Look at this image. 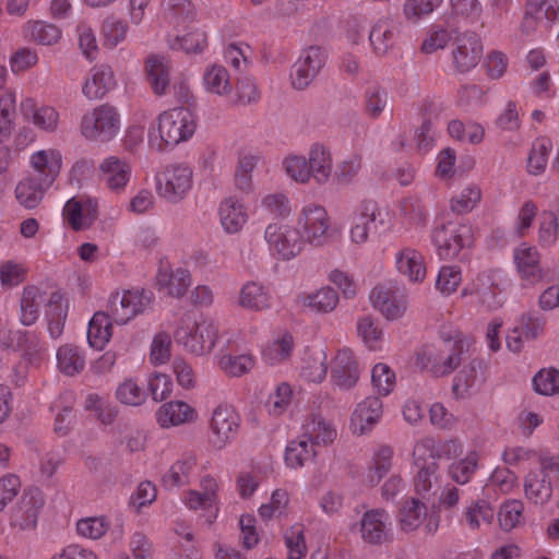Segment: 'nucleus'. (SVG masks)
<instances>
[{"instance_id": "1", "label": "nucleus", "mask_w": 559, "mask_h": 559, "mask_svg": "<svg viewBox=\"0 0 559 559\" xmlns=\"http://www.w3.org/2000/svg\"><path fill=\"white\" fill-rule=\"evenodd\" d=\"M198 129L192 110L179 106L159 112L147 129V146L153 152H164L190 141Z\"/></svg>"}, {"instance_id": "2", "label": "nucleus", "mask_w": 559, "mask_h": 559, "mask_svg": "<svg viewBox=\"0 0 559 559\" xmlns=\"http://www.w3.org/2000/svg\"><path fill=\"white\" fill-rule=\"evenodd\" d=\"M168 21L171 26L169 44L189 55L202 53L209 44L207 33L201 26L198 11L191 0H170Z\"/></svg>"}, {"instance_id": "3", "label": "nucleus", "mask_w": 559, "mask_h": 559, "mask_svg": "<svg viewBox=\"0 0 559 559\" xmlns=\"http://www.w3.org/2000/svg\"><path fill=\"white\" fill-rule=\"evenodd\" d=\"M176 343L190 355L203 357L212 354L218 345V326L204 317H188L179 321L174 330Z\"/></svg>"}, {"instance_id": "4", "label": "nucleus", "mask_w": 559, "mask_h": 559, "mask_svg": "<svg viewBox=\"0 0 559 559\" xmlns=\"http://www.w3.org/2000/svg\"><path fill=\"white\" fill-rule=\"evenodd\" d=\"M430 241L440 260L451 261L469 252L474 245V235L468 224L451 219L436 224Z\"/></svg>"}, {"instance_id": "5", "label": "nucleus", "mask_w": 559, "mask_h": 559, "mask_svg": "<svg viewBox=\"0 0 559 559\" xmlns=\"http://www.w3.org/2000/svg\"><path fill=\"white\" fill-rule=\"evenodd\" d=\"M307 245L323 248L332 242L335 230L328 209L317 201L305 202L295 222Z\"/></svg>"}, {"instance_id": "6", "label": "nucleus", "mask_w": 559, "mask_h": 559, "mask_svg": "<svg viewBox=\"0 0 559 559\" xmlns=\"http://www.w3.org/2000/svg\"><path fill=\"white\" fill-rule=\"evenodd\" d=\"M263 238L271 257L281 262H289L296 259L307 245L296 224L288 222L267 224Z\"/></svg>"}, {"instance_id": "7", "label": "nucleus", "mask_w": 559, "mask_h": 559, "mask_svg": "<svg viewBox=\"0 0 559 559\" xmlns=\"http://www.w3.org/2000/svg\"><path fill=\"white\" fill-rule=\"evenodd\" d=\"M121 115L110 104H102L85 112L80 121V132L86 140L110 142L120 132Z\"/></svg>"}, {"instance_id": "8", "label": "nucleus", "mask_w": 559, "mask_h": 559, "mask_svg": "<svg viewBox=\"0 0 559 559\" xmlns=\"http://www.w3.org/2000/svg\"><path fill=\"white\" fill-rule=\"evenodd\" d=\"M193 188V169L186 163L170 164L155 178V189L159 198L168 203L183 201Z\"/></svg>"}, {"instance_id": "9", "label": "nucleus", "mask_w": 559, "mask_h": 559, "mask_svg": "<svg viewBox=\"0 0 559 559\" xmlns=\"http://www.w3.org/2000/svg\"><path fill=\"white\" fill-rule=\"evenodd\" d=\"M444 457L451 460L448 476L457 485H466L474 477L479 466V452L476 449H464L459 440H448L441 443Z\"/></svg>"}, {"instance_id": "10", "label": "nucleus", "mask_w": 559, "mask_h": 559, "mask_svg": "<svg viewBox=\"0 0 559 559\" xmlns=\"http://www.w3.org/2000/svg\"><path fill=\"white\" fill-rule=\"evenodd\" d=\"M241 415L229 402H221L211 413L209 428L212 443L217 449H224L233 443L241 428Z\"/></svg>"}, {"instance_id": "11", "label": "nucleus", "mask_w": 559, "mask_h": 559, "mask_svg": "<svg viewBox=\"0 0 559 559\" xmlns=\"http://www.w3.org/2000/svg\"><path fill=\"white\" fill-rule=\"evenodd\" d=\"M460 362V352L449 342L425 345L416 354V365L433 377L450 374Z\"/></svg>"}, {"instance_id": "12", "label": "nucleus", "mask_w": 559, "mask_h": 559, "mask_svg": "<svg viewBox=\"0 0 559 559\" xmlns=\"http://www.w3.org/2000/svg\"><path fill=\"white\" fill-rule=\"evenodd\" d=\"M388 212L373 200L360 201L350 216L348 237L352 243L361 246L369 239L371 227L378 229L385 225Z\"/></svg>"}, {"instance_id": "13", "label": "nucleus", "mask_w": 559, "mask_h": 559, "mask_svg": "<svg viewBox=\"0 0 559 559\" xmlns=\"http://www.w3.org/2000/svg\"><path fill=\"white\" fill-rule=\"evenodd\" d=\"M559 22V0H527L521 22L526 35L547 34Z\"/></svg>"}, {"instance_id": "14", "label": "nucleus", "mask_w": 559, "mask_h": 559, "mask_svg": "<svg viewBox=\"0 0 559 559\" xmlns=\"http://www.w3.org/2000/svg\"><path fill=\"white\" fill-rule=\"evenodd\" d=\"M153 302V295L144 289H124L111 297L110 309L117 324H127L144 313Z\"/></svg>"}, {"instance_id": "15", "label": "nucleus", "mask_w": 559, "mask_h": 559, "mask_svg": "<svg viewBox=\"0 0 559 559\" xmlns=\"http://www.w3.org/2000/svg\"><path fill=\"white\" fill-rule=\"evenodd\" d=\"M326 62V53L319 46H309L301 50L290 67L289 81L295 90L307 88L318 76Z\"/></svg>"}, {"instance_id": "16", "label": "nucleus", "mask_w": 559, "mask_h": 559, "mask_svg": "<svg viewBox=\"0 0 559 559\" xmlns=\"http://www.w3.org/2000/svg\"><path fill=\"white\" fill-rule=\"evenodd\" d=\"M201 419L199 408L191 402L173 399L162 403L155 412V421L160 429L193 426Z\"/></svg>"}, {"instance_id": "17", "label": "nucleus", "mask_w": 559, "mask_h": 559, "mask_svg": "<svg viewBox=\"0 0 559 559\" xmlns=\"http://www.w3.org/2000/svg\"><path fill=\"white\" fill-rule=\"evenodd\" d=\"M545 333V320L534 312H523L518 316L506 332L508 350L519 354L526 342L535 341Z\"/></svg>"}, {"instance_id": "18", "label": "nucleus", "mask_w": 559, "mask_h": 559, "mask_svg": "<svg viewBox=\"0 0 559 559\" xmlns=\"http://www.w3.org/2000/svg\"><path fill=\"white\" fill-rule=\"evenodd\" d=\"M44 504L45 498L39 488H26L11 511V526L21 531L34 530L37 526Z\"/></svg>"}, {"instance_id": "19", "label": "nucleus", "mask_w": 559, "mask_h": 559, "mask_svg": "<svg viewBox=\"0 0 559 559\" xmlns=\"http://www.w3.org/2000/svg\"><path fill=\"white\" fill-rule=\"evenodd\" d=\"M133 176V166L130 159L117 155L104 158L98 165V178L104 187L111 193L123 194Z\"/></svg>"}, {"instance_id": "20", "label": "nucleus", "mask_w": 559, "mask_h": 559, "mask_svg": "<svg viewBox=\"0 0 559 559\" xmlns=\"http://www.w3.org/2000/svg\"><path fill=\"white\" fill-rule=\"evenodd\" d=\"M512 263L518 277L526 285H537L545 277L539 249L523 241L512 251Z\"/></svg>"}, {"instance_id": "21", "label": "nucleus", "mask_w": 559, "mask_h": 559, "mask_svg": "<svg viewBox=\"0 0 559 559\" xmlns=\"http://www.w3.org/2000/svg\"><path fill=\"white\" fill-rule=\"evenodd\" d=\"M397 525L405 533L415 532L421 526L426 533H435L439 526V518L429 514L427 506L418 498H409L399 511Z\"/></svg>"}, {"instance_id": "22", "label": "nucleus", "mask_w": 559, "mask_h": 559, "mask_svg": "<svg viewBox=\"0 0 559 559\" xmlns=\"http://www.w3.org/2000/svg\"><path fill=\"white\" fill-rule=\"evenodd\" d=\"M155 285L157 290L165 296L182 299L192 285V275L185 266L160 263L155 275Z\"/></svg>"}, {"instance_id": "23", "label": "nucleus", "mask_w": 559, "mask_h": 559, "mask_svg": "<svg viewBox=\"0 0 559 559\" xmlns=\"http://www.w3.org/2000/svg\"><path fill=\"white\" fill-rule=\"evenodd\" d=\"M27 164L35 177L52 186L62 171L64 157L60 148L45 146L33 151Z\"/></svg>"}, {"instance_id": "24", "label": "nucleus", "mask_w": 559, "mask_h": 559, "mask_svg": "<svg viewBox=\"0 0 559 559\" xmlns=\"http://www.w3.org/2000/svg\"><path fill=\"white\" fill-rule=\"evenodd\" d=\"M330 368L331 382L340 390H350L360 379V365L355 353L348 347L335 352L331 358Z\"/></svg>"}, {"instance_id": "25", "label": "nucleus", "mask_w": 559, "mask_h": 559, "mask_svg": "<svg viewBox=\"0 0 559 559\" xmlns=\"http://www.w3.org/2000/svg\"><path fill=\"white\" fill-rule=\"evenodd\" d=\"M393 261L397 275L409 284L420 285L426 281L427 261L419 249L409 246L400 248L394 252Z\"/></svg>"}, {"instance_id": "26", "label": "nucleus", "mask_w": 559, "mask_h": 559, "mask_svg": "<svg viewBox=\"0 0 559 559\" xmlns=\"http://www.w3.org/2000/svg\"><path fill=\"white\" fill-rule=\"evenodd\" d=\"M98 201L79 195L69 199L62 210L64 222L75 231L90 229L98 217Z\"/></svg>"}, {"instance_id": "27", "label": "nucleus", "mask_w": 559, "mask_h": 559, "mask_svg": "<svg viewBox=\"0 0 559 559\" xmlns=\"http://www.w3.org/2000/svg\"><path fill=\"white\" fill-rule=\"evenodd\" d=\"M383 414V403L374 395L358 402L349 416L348 429L352 435L360 437L373 430Z\"/></svg>"}, {"instance_id": "28", "label": "nucleus", "mask_w": 559, "mask_h": 559, "mask_svg": "<svg viewBox=\"0 0 559 559\" xmlns=\"http://www.w3.org/2000/svg\"><path fill=\"white\" fill-rule=\"evenodd\" d=\"M356 527L365 543L383 545L392 539L391 519L382 509L366 511Z\"/></svg>"}, {"instance_id": "29", "label": "nucleus", "mask_w": 559, "mask_h": 559, "mask_svg": "<svg viewBox=\"0 0 559 559\" xmlns=\"http://www.w3.org/2000/svg\"><path fill=\"white\" fill-rule=\"evenodd\" d=\"M217 217L223 233L234 236L245 229L250 219V214L243 200L236 195H229L219 202Z\"/></svg>"}, {"instance_id": "30", "label": "nucleus", "mask_w": 559, "mask_h": 559, "mask_svg": "<svg viewBox=\"0 0 559 559\" xmlns=\"http://www.w3.org/2000/svg\"><path fill=\"white\" fill-rule=\"evenodd\" d=\"M369 300L384 319L395 321L404 317L407 310V299L399 295L393 286L379 284L376 285L370 294Z\"/></svg>"}, {"instance_id": "31", "label": "nucleus", "mask_w": 559, "mask_h": 559, "mask_svg": "<svg viewBox=\"0 0 559 559\" xmlns=\"http://www.w3.org/2000/svg\"><path fill=\"white\" fill-rule=\"evenodd\" d=\"M200 488L188 489L181 496V502L186 508L192 511L214 509L218 512L219 504V483L213 475H204L200 479Z\"/></svg>"}, {"instance_id": "32", "label": "nucleus", "mask_w": 559, "mask_h": 559, "mask_svg": "<svg viewBox=\"0 0 559 559\" xmlns=\"http://www.w3.org/2000/svg\"><path fill=\"white\" fill-rule=\"evenodd\" d=\"M462 297L469 298L472 304L492 310L502 306L503 297L496 286H493L488 274H478L469 281L461 292Z\"/></svg>"}, {"instance_id": "33", "label": "nucleus", "mask_w": 559, "mask_h": 559, "mask_svg": "<svg viewBox=\"0 0 559 559\" xmlns=\"http://www.w3.org/2000/svg\"><path fill=\"white\" fill-rule=\"evenodd\" d=\"M484 52L480 37L475 33L459 35L452 50L453 64L460 72H468L474 69Z\"/></svg>"}, {"instance_id": "34", "label": "nucleus", "mask_w": 559, "mask_h": 559, "mask_svg": "<svg viewBox=\"0 0 559 559\" xmlns=\"http://www.w3.org/2000/svg\"><path fill=\"white\" fill-rule=\"evenodd\" d=\"M76 533L86 539L97 540L108 534L110 544L116 546L123 542L124 528L121 523L114 526L104 515L86 516L76 522Z\"/></svg>"}, {"instance_id": "35", "label": "nucleus", "mask_w": 559, "mask_h": 559, "mask_svg": "<svg viewBox=\"0 0 559 559\" xmlns=\"http://www.w3.org/2000/svg\"><path fill=\"white\" fill-rule=\"evenodd\" d=\"M50 290L44 283L28 284L23 288L20 299V321L23 325H33L38 320L40 308L46 307Z\"/></svg>"}, {"instance_id": "36", "label": "nucleus", "mask_w": 559, "mask_h": 559, "mask_svg": "<svg viewBox=\"0 0 559 559\" xmlns=\"http://www.w3.org/2000/svg\"><path fill=\"white\" fill-rule=\"evenodd\" d=\"M23 118L45 133H55L59 129L60 112L51 105L37 106L31 97L24 98L20 105Z\"/></svg>"}, {"instance_id": "37", "label": "nucleus", "mask_w": 559, "mask_h": 559, "mask_svg": "<svg viewBox=\"0 0 559 559\" xmlns=\"http://www.w3.org/2000/svg\"><path fill=\"white\" fill-rule=\"evenodd\" d=\"M338 302L340 296L331 286H321L297 297L298 306L313 314H329L337 308Z\"/></svg>"}, {"instance_id": "38", "label": "nucleus", "mask_w": 559, "mask_h": 559, "mask_svg": "<svg viewBox=\"0 0 559 559\" xmlns=\"http://www.w3.org/2000/svg\"><path fill=\"white\" fill-rule=\"evenodd\" d=\"M117 87L114 71L108 66L93 67L82 84V94L90 100L104 98Z\"/></svg>"}, {"instance_id": "39", "label": "nucleus", "mask_w": 559, "mask_h": 559, "mask_svg": "<svg viewBox=\"0 0 559 559\" xmlns=\"http://www.w3.org/2000/svg\"><path fill=\"white\" fill-rule=\"evenodd\" d=\"M294 349L293 334L288 331H281L262 344L260 355L267 366H278L292 357Z\"/></svg>"}, {"instance_id": "40", "label": "nucleus", "mask_w": 559, "mask_h": 559, "mask_svg": "<svg viewBox=\"0 0 559 559\" xmlns=\"http://www.w3.org/2000/svg\"><path fill=\"white\" fill-rule=\"evenodd\" d=\"M328 353L324 346H314L305 350L301 357L300 377L309 383H322L328 374Z\"/></svg>"}, {"instance_id": "41", "label": "nucleus", "mask_w": 559, "mask_h": 559, "mask_svg": "<svg viewBox=\"0 0 559 559\" xmlns=\"http://www.w3.org/2000/svg\"><path fill=\"white\" fill-rule=\"evenodd\" d=\"M237 305L254 312L266 311L272 307L271 292L261 282L248 281L237 294Z\"/></svg>"}, {"instance_id": "42", "label": "nucleus", "mask_w": 559, "mask_h": 559, "mask_svg": "<svg viewBox=\"0 0 559 559\" xmlns=\"http://www.w3.org/2000/svg\"><path fill=\"white\" fill-rule=\"evenodd\" d=\"M311 179L318 185H325L333 179V155L322 143H313L307 153Z\"/></svg>"}, {"instance_id": "43", "label": "nucleus", "mask_w": 559, "mask_h": 559, "mask_svg": "<svg viewBox=\"0 0 559 559\" xmlns=\"http://www.w3.org/2000/svg\"><path fill=\"white\" fill-rule=\"evenodd\" d=\"M255 362V357L248 353L233 355L221 350L213 357V364L217 370L229 378L245 377L253 370Z\"/></svg>"}, {"instance_id": "44", "label": "nucleus", "mask_w": 559, "mask_h": 559, "mask_svg": "<svg viewBox=\"0 0 559 559\" xmlns=\"http://www.w3.org/2000/svg\"><path fill=\"white\" fill-rule=\"evenodd\" d=\"M145 73L154 94L165 95L170 83V62L160 55H151L145 60Z\"/></svg>"}, {"instance_id": "45", "label": "nucleus", "mask_w": 559, "mask_h": 559, "mask_svg": "<svg viewBox=\"0 0 559 559\" xmlns=\"http://www.w3.org/2000/svg\"><path fill=\"white\" fill-rule=\"evenodd\" d=\"M201 84L205 93L218 97H227L233 92L230 74L222 64L213 63L205 67Z\"/></svg>"}, {"instance_id": "46", "label": "nucleus", "mask_w": 559, "mask_h": 559, "mask_svg": "<svg viewBox=\"0 0 559 559\" xmlns=\"http://www.w3.org/2000/svg\"><path fill=\"white\" fill-rule=\"evenodd\" d=\"M51 187L34 176H26L15 187V199L27 210L36 209L43 201L46 191Z\"/></svg>"}, {"instance_id": "47", "label": "nucleus", "mask_w": 559, "mask_h": 559, "mask_svg": "<svg viewBox=\"0 0 559 559\" xmlns=\"http://www.w3.org/2000/svg\"><path fill=\"white\" fill-rule=\"evenodd\" d=\"M197 466V456L187 454L175 461L162 477L163 486L175 489L189 484Z\"/></svg>"}, {"instance_id": "48", "label": "nucleus", "mask_w": 559, "mask_h": 559, "mask_svg": "<svg viewBox=\"0 0 559 559\" xmlns=\"http://www.w3.org/2000/svg\"><path fill=\"white\" fill-rule=\"evenodd\" d=\"M112 336V319L104 311H97L91 318L87 325L88 345L97 350H103Z\"/></svg>"}, {"instance_id": "49", "label": "nucleus", "mask_w": 559, "mask_h": 559, "mask_svg": "<svg viewBox=\"0 0 559 559\" xmlns=\"http://www.w3.org/2000/svg\"><path fill=\"white\" fill-rule=\"evenodd\" d=\"M438 469L439 465L433 464L424 468H412L413 489L418 497L430 500L437 495L441 484Z\"/></svg>"}, {"instance_id": "50", "label": "nucleus", "mask_w": 559, "mask_h": 559, "mask_svg": "<svg viewBox=\"0 0 559 559\" xmlns=\"http://www.w3.org/2000/svg\"><path fill=\"white\" fill-rule=\"evenodd\" d=\"M290 495L287 489L277 487L273 489L270 497L258 507V515L263 522L281 519L288 514Z\"/></svg>"}, {"instance_id": "51", "label": "nucleus", "mask_w": 559, "mask_h": 559, "mask_svg": "<svg viewBox=\"0 0 559 559\" xmlns=\"http://www.w3.org/2000/svg\"><path fill=\"white\" fill-rule=\"evenodd\" d=\"M356 330L359 340L368 350L382 352L384 349V331L376 319L369 316L359 318Z\"/></svg>"}, {"instance_id": "52", "label": "nucleus", "mask_w": 559, "mask_h": 559, "mask_svg": "<svg viewBox=\"0 0 559 559\" xmlns=\"http://www.w3.org/2000/svg\"><path fill=\"white\" fill-rule=\"evenodd\" d=\"M314 450L309 442V438L304 436L294 439L287 443L284 451V464L287 468L297 471L314 456Z\"/></svg>"}, {"instance_id": "53", "label": "nucleus", "mask_w": 559, "mask_h": 559, "mask_svg": "<svg viewBox=\"0 0 559 559\" xmlns=\"http://www.w3.org/2000/svg\"><path fill=\"white\" fill-rule=\"evenodd\" d=\"M56 360L58 370L66 376H75L85 367L83 349L73 344L59 346L56 352Z\"/></svg>"}, {"instance_id": "54", "label": "nucleus", "mask_w": 559, "mask_h": 559, "mask_svg": "<svg viewBox=\"0 0 559 559\" xmlns=\"http://www.w3.org/2000/svg\"><path fill=\"white\" fill-rule=\"evenodd\" d=\"M281 169L293 183L306 186L312 180L307 155L298 153L287 154L281 162Z\"/></svg>"}, {"instance_id": "55", "label": "nucleus", "mask_w": 559, "mask_h": 559, "mask_svg": "<svg viewBox=\"0 0 559 559\" xmlns=\"http://www.w3.org/2000/svg\"><path fill=\"white\" fill-rule=\"evenodd\" d=\"M115 397L124 406L136 407L146 402L147 394L139 378L128 377L117 384Z\"/></svg>"}, {"instance_id": "56", "label": "nucleus", "mask_w": 559, "mask_h": 559, "mask_svg": "<svg viewBox=\"0 0 559 559\" xmlns=\"http://www.w3.org/2000/svg\"><path fill=\"white\" fill-rule=\"evenodd\" d=\"M448 133L451 139L463 144L477 145L485 139V128L475 121L453 119L448 123Z\"/></svg>"}, {"instance_id": "57", "label": "nucleus", "mask_w": 559, "mask_h": 559, "mask_svg": "<svg viewBox=\"0 0 559 559\" xmlns=\"http://www.w3.org/2000/svg\"><path fill=\"white\" fill-rule=\"evenodd\" d=\"M295 393L288 382H280L270 392L265 401V409L273 417L283 416L293 405Z\"/></svg>"}, {"instance_id": "58", "label": "nucleus", "mask_w": 559, "mask_h": 559, "mask_svg": "<svg viewBox=\"0 0 559 559\" xmlns=\"http://www.w3.org/2000/svg\"><path fill=\"white\" fill-rule=\"evenodd\" d=\"M525 496L535 504L546 503L552 493V488L544 471L531 472L524 483Z\"/></svg>"}, {"instance_id": "59", "label": "nucleus", "mask_w": 559, "mask_h": 559, "mask_svg": "<svg viewBox=\"0 0 559 559\" xmlns=\"http://www.w3.org/2000/svg\"><path fill=\"white\" fill-rule=\"evenodd\" d=\"M495 510L486 500H475L465 507L462 522L471 530H479L483 525L492 522Z\"/></svg>"}, {"instance_id": "60", "label": "nucleus", "mask_w": 559, "mask_h": 559, "mask_svg": "<svg viewBox=\"0 0 559 559\" xmlns=\"http://www.w3.org/2000/svg\"><path fill=\"white\" fill-rule=\"evenodd\" d=\"M393 450L388 447H381L372 454L365 481L369 486H376L390 472L392 467Z\"/></svg>"}, {"instance_id": "61", "label": "nucleus", "mask_w": 559, "mask_h": 559, "mask_svg": "<svg viewBox=\"0 0 559 559\" xmlns=\"http://www.w3.org/2000/svg\"><path fill=\"white\" fill-rule=\"evenodd\" d=\"M559 237V216L552 210H544L538 215L537 242L543 248L557 243Z\"/></svg>"}, {"instance_id": "62", "label": "nucleus", "mask_w": 559, "mask_h": 559, "mask_svg": "<svg viewBox=\"0 0 559 559\" xmlns=\"http://www.w3.org/2000/svg\"><path fill=\"white\" fill-rule=\"evenodd\" d=\"M533 391L542 396H555L559 394V369L547 366L538 369L532 377Z\"/></svg>"}, {"instance_id": "63", "label": "nucleus", "mask_w": 559, "mask_h": 559, "mask_svg": "<svg viewBox=\"0 0 559 559\" xmlns=\"http://www.w3.org/2000/svg\"><path fill=\"white\" fill-rule=\"evenodd\" d=\"M305 429L306 433L302 436L309 438L312 445L331 444L337 437L334 425L322 417H313Z\"/></svg>"}, {"instance_id": "64", "label": "nucleus", "mask_w": 559, "mask_h": 559, "mask_svg": "<svg viewBox=\"0 0 559 559\" xmlns=\"http://www.w3.org/2000/svg\"><path fill=\"white\" fill-rule=\"evenodd\" d=\"M483 191L478 183L466 185L450 200V207L457 214H468L480 203Z\"/></svg>"}]
</instances>
